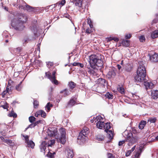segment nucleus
I'll return each instance as SVG.
<instances>
[{
    "instance_id": "nucleus-1",
    "label": "nucleus",
    "mask_w": 158,
    "mask_h": 158,
    "mask_svg": "<svg viewBox=\"0 0 158 158\" xmlns=\"http://www.w3.org/2000/svg\"><path fill=\"white\" fill-rule=\"evenodd\" d=\"M17 16L18 20L14 19L12 21L11 24L15 29L21 31L25 27L23 24L27 21V18L26 15L21 13L18 14Z\"/></svg>"
},
{
    "instance_id": "nucleus-2",
    "label": "nucleus",
    "mask_w": 158,
    "mask_h": 158,
    "mask_svg": "<svg viewBox=\"0 0 158 158\" xmlns=\"http://www.w3.org/2000/svg\"><path fill=\"white\" fill-rule=\"evenodd\" d=\"M89 60H88L89 64L86 65V67L87 69V72L91 75L94 76L96 75L97 69L95 67V64L97 59V56L94 55H92L89 56Z\"/></svg>"
},
{
    "instance_id": "nucleus-3",
    "label": "nucleus",
    "mask_w": 158,
    "mask_h": 158,
    "mask_svg": "<svg viewBox=\"0 0 158 158\" xmlns=\"http://www.w3.org/2000/svg\"><path fill=\"white\" fill-rule=\"evenodd\" d=\"M123 135L126 141L129 142L128 145L130 146L132 144L138 142L139 137L138 135L133 136V134L130 131L126 130L123 133Z\"/></svg>"
},
{
    "instance_id": "nucleus-4",
    "label": "nucleus",
    "mask_w": 158,
    "mask_h": 158,
    "mask_svg": "<svg viewBox=\"0 0 158 158\" xmlns=\"http://www.w3.org/2000/svg\"><path fill=\"white\" fill-rule=\"evenodd\" d=\"M146 75V69L144 66L140 64L137 71V75L135 77V81L143 82L145 79Z\"/></svg>"
},
{
    "instance_id": "nucleus-5",
    "label": "nucleus",
    "mask_w": 158,
    "mask_h": 158,
    "mask_svg": "<svg viewBox=\"0 0 158 158\" xmlns=\"http://www.w3.org/2000/svg\"><path fill=\"white\" fill-rule=\"evenodd\" d=\"M89 132V129L86 127H84L79 133L77 137V139L81 140L82 142H84L85 141V138L88 135Z\"/></svg>"
},
{
    "instance_id": "nucleus-6",
    "label": "nucleus",
    "mask_w": 158,
    "mask_h": 158,
    "mask_svg": "<svg viewBox=\"0 0 158 158\" xmlns=\"http://www.w3.org/2000/svg\"><path fill=\"white\" fill-rule=\"evenodd\" d=\"M54 143L55 140L53 139L48 141V143L45 141L43 142L40 146L41 152L44 154L46 147L48 146H51Z\"/></svg>"
},
{
    "instance_id": "nucleus-7",
    "label": "nucleus",
    "mask_w": 158,
    "mask_h": 158,
    "mask_svg": "<svg viewBox=\"0 0 158 158\" xmlns=\"http://www.w3.org/2000/svg\"><path fill=\"white\" fill-rule=\"evenodd\" d=\"M94 122L96 124L97 127L100 129H102L104 124L103 118L100 115L97 116L95 118H94Z\"/></svg>"
},
{
    "instance_id": "nucleus-8",
    "label": "nucleus",
    "mask_w": 158,
    "mask_h": 158,
    "mask_svg": "<svg viewBox=\"0 0 158 158\" xmlns=\"http://www.w3.org/2000/svg\"><path fill=\"white\" fill-rule=\"evenodd\" d=\"M105 131L107 133L109 139H111L113 137V133L112 130H109L110 129L111 126L110 123H106L104 126Z\"/></svg>"
},
{
    "instance_id": "nucleus-9",
    "label": "nucleus",
    "mask_w": 158,
    "mask_h": 158,
    "mask_svg": "<svg viewBox=\"0 0 158 158\" xmlns=\"http://www.w3.org/2000/svg\"><path fill=\"white\" fill-rule=\"evenodd\" d=\"M56 72L54 71L52 72V75L49 72L45 73V74L46 76L49 79L52 83L57 85L58 84V81L56 79Z\"/></svg>"
},
{
    "instance_id": "nucleus-10",
    "label": "nucleus",
    "mask_w": 158,
    "mask_h": 158,
    "mask_svg": "<svg viewBox=\"0 0 158 158\" xmlns=\"http://www.w3.org/2000/svg\"><path fill=\"white\" fill-rule=\"evenodd\" d=\"M59 131L60 134V137L58 141L61 143L62 144H64L66 142V132L65 129L63 128H61L59 130Z\"/></svg>"
},
{
    "instance_id": "nucleus-11",
    "label": "nucleus",
    "mask_w": 158,
    "mask_h": 158,
    "mask_svg": "<svg viewBox=\"0 0 158 158\" xmlns=\"http://www.w3.org/2000/svg\"><path fill=\"white\" fill-rule=\"evenodd\" d=\"M25 139V143L27 144V146L28 147H30L32 148H33L35 145V143L32 140L29 141V136L27 135H22Z\"/></svg>"
},
{
    "instance_id": "nucleus-12",
    "label": "nucleus",
    "mask_w": 158,
    "mask_h": 158,
    "mask_svg": "<svg viewBox=\"0 0 158 158\" xmlns=\"http://www.w3.org/2000/svg\"><path fill=\"white\" fill-rule=\"evenodd\" d=\"M116 69L114 68H112L110 69L106 75L108 79H110L111 77H114L116 75Z\"/></svg>"
},
{
    "instance_id": "nucleus-13",
    "label": "nucleus",
    "mask_w": 158,
    "mask_h": 158,
    "mask_svg": "<svg viewBox=\"0 0 158 158\" xmlns=\"http://www.w3.org/2000/svg\"><path fill=\"white\" fill-rule=\"evenodd\" d=\"M96 82L97 83L100 84L102 85V86L105 88L104 90H105L106 89L105 87H107L108 84L106 80L102 78H99L96 81Z\"/></svg>"
},
{
    "instance_id": "nucleus-14",
    "label": "nucleus",
    "mask_w": 158,
    "mask_h": 158,
    "mask_svg": "<svg viewBox=\"0 0 158 158\" xmlns=\"http://www.w3.org/2000/svg\"><path fill=\"white\" fill-rule=\"evenodd\" d=\"M150 61L152 62H156L158 61V54L155 53L154 54H148Z\"/></svg>"
},
{
    "instance_id": "nucleus-15",
    "label": "nucleus",
    "mask_w": 158,
    "mask_h": 158,
    "mask_svg": "<svg viewBox=\"0 0 158 158\" xmlns=\"http://www.w3.org/2000/svg\"><path fill=\"white\" fill-rule=\"evenodd\" d=\"M48 134L50 136H54L56 135L57 132V129L55 127L48 129Z\"/></svg>"
},
{
    "instance_id": "nucleus-16",
    "label": "nucleus",
    "mask_w": 158,
    "mask_h": 158,
    "mask_svg": "<svg viewBox=\"0 0 158 158\" xmlns=\"http://www.w3.org/2000/svg\"><path fill=\"white\" fill-rule=\"evenodd\" d=\"M19 8L20 9H23L24 10H27L29 12L35 11V8L34 7L31 6H30L26 5L25 7H24L23 6H19Z\"/></svg>"
},
{
    "instance_id": "nucleus-17",
    "label": "nucleus",
    "mask_w": 158,
    "mask_h": 158,
    "mask_svg": "<svg viewBox=\"0 0 158 158\" xmlns=\"http://www.w3.org/2000/svg\"><path fill=\"white\" fill-rule=\"evenodd\" d=\"M19 8L20 9H23L24 10H27L29 12L35 11V8L34 7L31 6H30L26 5L25 7H24L23 6H19Z\"/></svg>"
},
{
    "instance_id": "nucleus-18",
    "label": "nucleus",
    "mask_w": 158,
    "mask_h": 158,
    "mask_svg": "<svg viewBox=\"0 0 158 158\" xmlns=\"http://www.w3.org/2000/svg\"><path fill=\"white\" fill-rule=\"evenodd\" d=\"M142 82L144 83V85L145 86L147 90L148 89V88H152L154 86V84L152 83L146 81L145 79H144L143 82Z\"/></svg>"
},
{
    "instance_id": "nucleus-19",
    "label": "nucleus",
    "mask_w": 158,
    "mask_h": 158,
    "mask_svg": "<svg viewBox=\"0 0 158 158\" xmlns=\"http://www.w3.org/2000/svg\"><path fill=\"white\" fill-rule=\"evenodd\" d=\"M142 82L144 83V85L145 86L147 90L148 89V88H152L154 86V84L152 83L146 81L145 79H144L143 82Z\"/></svg>"
},
{
    "instance_id": "nucleus-20",
    "label": "nucleus",
    "mask_w": 158,
    "mask_h": 158,
    "mask_svg": "<svg viewBox=\"0 0 158 158\" xmlns=\"http://www.w3.org/2000/svg\"><path fill=\"white\" fill-rule=\"evenodd\" d=\"M35 116L36 117H38L41 116L42 117L45 118L46 116V114L44 111L41 110L37 111L35 113Z\"/></svg>"
},
{
    "instance_id": "nucleus-21",
    "label": "nucleus",
    "mask_w": 158,
    "mask_h": 158,
    "mask_svg": "<svg viewBox=\"0 0 158 158\" xmlns=\"http://www.w3.org/2000/svg\"><path fill=\"white\" fill-rule=\"evenodd\" d=\"M152 98L154 99H156L158 98V90H152L151 91Z\"/></svg>"
},
{
    "instance_id": "nucleus-22",
    "label": "nucleus",
    "mask_w": 158,
    "mask_h": 158,
    "mask_svg": "<svg viewBox=\"0 0 158 158\" xmlns=\"http://www.w3.org/2000/svg\"><path fill=\"white\" fill-rule=\"evenodd\" d=\"M132 65L130 64H126L124 67L125 69L128 72H130L131 71L132 69Z\"/></svg>"
},
{
    "instance_id": "nucleus-23",
    "label": "nucleus",
    "mask_w": 158,
    "mask_h": 158,
    "mask_svg": "<svg viewBox=\"0 0 158 158\" xmlns=\"http://www.w3.org/2000/svg\"><path fill=\"white\" fill-rule=\"evenodd\" d=\"M82 0H73L72 2L75 3L76 6L81 7L82 6Z\"/></svg>"
},
{
    "instance_id": "nucleus-24",
    "label": "nucleus",
    "mask_w": 158,
    "mask_h": 158,
    "mask_svg": "<svg viewBox=\"0 0 158 158\" xmlns=\"http://www.w3.org/2000/svg\"><path fill=\"white\" fill-rule=\"evenodd\" d=\"M67 153L68 158H72L74 156L73 151L72 149H67Z\"/></svg>"
},
{
    "instance_id": "nucleus-25",
    "label": "nucleus",
    "mask_w": 158,
    "mask_h": 158,
    "mask_svg": "<svg viewBox=\"0 0 158 158\" xmlns=\"http://www.w3.org/2000/svg\"><path fill=\"white\" fill-rule=\"evenodd\" d=\"M60 93L63 94V96L65 97L70 94V93L69 91L67 89H65L60 91Z\"/></svg>"
},
{
    "instance_id": "nucleus-26",
    "label": "nucleus",
    "mask_w": 158,
    "mask_h": 158,
    "mask_svg": "<svg viewBox=\"0 0 158 158\" xmlns=\"http://www.w3.org/2000/svg\"><path fill=\"white\" fill-rule=\"evenodd\" d=\"M151 36L152 39L158 37V30H156L152 31L151 34Z\"/></svg>"
},
{
    "instance_id": "nucleus-27",
    "label": "nucleus",
    "mask_w": 158,
    "mask_h": 158,
    "mask_svg": "<svg viewBox=\"0 0 158 158\" xmlns=\"http://www.w3.org/2000/svg\"><path fill=\"white\" fill-rule=\"evenodd\" d=\"M96 62V64H95V66H97L99 67L102 65L103 62L101 59L97 58V61Z\"/></svg>"
},
{
    "instance_id": "nucleus-28",
    "label": "nucleus",
    "mask_w": 158,
    "mask_h": 158,
    "mask_svg": "<svg viewBox=\"0 0 158 158\" xmlns=\"http://www.w3.org/2000/svg\"><path fill=\"white\" fill-rule=\"evenodd\" d=\"M129 41L128 40H123L122 41V44L124 46L128 47L129 45Z\"/></svg>"
},
{
    "instance_id": "nucleus-29",
    "label": "nucleus",
    "mask_w": 158,
    "mask_h": 158,
    "mask_svg": "<svg viewBox=\"0 0 158 158\" xmlns=\"http://www.w3.org/2000/svg\"><path fill=\"white\" fill-rule=\"evenodd\" d=\"M146 124V122L144 121H141L139 125V128L140 129H142L144 127Z\"/></svg>"
},
{
    "instance_id": "nucleus-30",
    "label": "nucleus",
    "mask_w": 158,
    "mask_h": 158,
    "mask_svg": "<svg viewBox=\"0 0 158 158\" xmlns=\"http://www.w3.org/2000/svg\"><path fill=\"white\" fill-rule=\"evenodd\" d=\"M11 87H10V89H9V88L8 87H6V90L3 91V92L2 93V95L4 96L7 93H8L9 94H10L11 92Z\"/></svg>"
},
{
    "instance_id": "nucleus-31",
    "label": "nucleus",
    "mask_w": 158,
    "mask_h": 158,
    "mask_svg": "<svg viewBox=\"0 0 158 158\" xmlns=\"http://www.w3.org/2000/svg\"><path fill=\"white\" fill-rule=\"evenodd\" d=\"M22 81L20 82L15 87V89L18 91H20L22 88Z\"/></svg>"
},
{
    "instance_id": "nucleus-32",
    "label": "nucleus",
    "mask_w": 158,
    "mask_h": 158,
    "mask_svg": "<svg viewBox=\"0 0 158 158\" xmlns=\"http://www.w3.org/2000/svg\"><path fill=\"white\" fill-rule=\"evenodd\" d=\"M52 106V104H50V102L48 103L45 107L46 110H47V111L48 112L50 110V107Z\"/></svg>"
},
{
    "instance_id": "nucleus-33",
    "label": "nucleus",
    "mask_w": 158,
    "mask_h": 158,
    "mask_svg": "<svg viewBox=\"0 0 158 158\" xmlns=\"http://www.w3.org/2000/svg\"><path fill=\"white\" fill-rule=\"evenodd\" d=\"M69 85L70 88L72 89L75 87L76 84L73 82L71 81L69 82Z\"/></svg>"
},
{
    "instance_id": "nucleus-34",
    "label": "nucleus",
    "mask_w": 158,
    "mask_h": 158,
    "mask_svg": "<svg viewBox=\"0 0 158 158\" xmlns=\"http://www.w3.org/2000/svg\"><path fill=\"white\" fill-rule=\"evenodd\" d=\"M75 103V101L74 100L72 99L70 100L68 103L69 106H74Z\"/></svg>"
},
{
    "instance_id": "nucleus-35",
    "label": "nucleus",
    "mask_w": 158,
    "mask_h": 158,
    "mask_svg": "<svg viewBox=\"0 0 158 158\" xmlns=\"http://www.w3.org/2000/svg\"><path fill=\"white\" fill-rule=\"evenodd\" d=\"M55 154V153L54 152H48L47 156L50 158H54V155Z\"/></svg>"
},
{
    "instance_id": "nucleus-36",
    "label": "nucleus",
    "mask_w": 158,
    "mask_h": 158,
    "mask_svg": "<svg viewBox=\"0 0 158 158\" xmlns=\"http://www.w3.org/2000/svg\"><path fill=\"white\" fill-rule=\"evenodd\" d=\"M21 49V48L20 47H19L15 49L14 50V52L15 53V54L17 56L20 55V52Z\"/></svg>"
},
{
    "instance_id": "nucleus-37",
    "label": "nucleus",
    "mask_w": 158,
    "mask_h": 158,
    "mask_svg": "<svg viewBox=\"0 0 158 158\" xmlns=\"http://www.w3.org/2000/svg\"><path fill=\"white\" fill-rule=\"evenodd\" d=\"M134 153V157L133 158H139L141 153L137 151H135Z\"/></svg>"
},
{
    "instance_id": "nucleus-38",
    "label": "nucleus",
    "mask_w": 158,
    "mask_h": 158,
    "mask_svg": "<svg viewBox=\"0 0 158 158\" xmlns=\"http://www.w3.org/2000/svg\"><path fill=\"white\" fill-rule=\"evenodd\" d=\"M156 118H150L148 120V123L150 122L151 123H154L156 121Z\"/></svg>"
},
{
    "instance_id": "nucleus-39",
    "label": "nucleus",
    "mask_w": 158,
    "mask_h": 158,
    "mask_svg": "<svg viewBox=\"0 0 158 158\" xmlns=\"http://www.w3.org/2000/svg\"><path fill=\"white\" fill-rule=\"evenodd\" d=\"M8 116L10 117H13L14 118H15L17 117V115L13 111H12L8 114Z\"/></svg>"
},
{
    "instance_id": "nucleus-40",
    "label": "nucleus",
    "mask_w": 158,
    "mask_h": 158,
    "mask_svg": "<svg viewBox=\"0 0 158 158\" xmlns=\"http://www.w3.org/2000/svg\"><path fill=\"white\" fill-rule=\"evenodd\" d=\"M29 41V39L27 37H26L24 38V39L22 41L23 44V45H24V44H26L27 43H28V41Z\"/></svg>"
},
{
    "instance_id": "nucleus-41",
    "label": "nucleus",
    "mask_w": 158,
    "mask_h": 158,
    "mask_svg": "<svg viewBox=\"0 0 158 158\" xmlns=\"http://www.w3.org/2000/svg\"><path fill=\"white\" fill-rule=\"evenodd\" d=\"M106 97L109 99H112L113 98V96L112 94L109 93H107L105 95Z\"/></svg>"
},
{
    "instance_id": "nucleus-42",
    "label": "nucleus",
    "mask_w": 158,
    "mask_h": 158,
    "mask_svg": "<svg viewBox=\"0 0 158 158\" xmlns=\"http://www.w3.org/2000/svg\"><path fill=\"white\" fill-rule=\"evenodd\" d=\"M33 105L35 108H37L39 106V102L36 100H34L33 102Z\"/></svg>"
},
{
    "instance_id": "nucleus-43",
    "label": "nucleus",
    "mask_w": 158,
    "mask_h": 158,
    "mask_svg": "<svg viewBox=\"0 0 158 158\" xmlns=\"http://www.w3.org/2000/svg\"><path fill=\"white\" fill-rule=\"evenodd\" d=\"M87 23L89 25V27L91 28H93V25L92 24V22L91 20L90 19H87Z\"/></svg>"
},
{
    "instance_id": "nucleus-44",
    "label": "nucleus",
    "mask_w": 158,
    "mask_h": 158,
    "mask_svg": "<svg viewBox=\"0 0 158 158\" xmlns=\"http://www.w3.org/2000/svg\"><path fill=\"white\" fill-rule=\"evenodd\" d=\"M96 138L99 141H102L104 139V137L103 135H98L97 136Z\"/></svg>"
},
{
    "instance_id": "nucleus-45",
    "label": "nucleus",
    "mask_w": 158,
    "mask_h": 158,
    "mask_svg": "<svg viewBox=\"0 0 158 158\" xmlns=\"http://www.w3.org/2000/svg\"><path fill=\"white\" fill-rule=\"evenodd\" d=\"M118 90L122 94L124 93V89L123 87H119L118 88Z\"/></svg>"
},
{
    "instance_id": "nucleus-46",
    "label": "nucleus",
    "mask_w": 158,
    "mask_h": 158,
    "mask_svg": "<svg viewBox=\"0 0 158 158\" xmlns=\"http://www.w3.org/2000/svg\"><path fill=\"white\" fill-rule=\"evenodd\" d=\"M35 119L36 118L35 117L32 116L30 117L29 118V121L31 123L35 121Z\"/></svg>"
},
{
    "instance_id": "nucleus-47",
    "label": "nucleus",
    "mask_w": 158,
    "mask_h": 158,
    "mask_svg": "<svg viewBox=\"0 0 158 158\" xmlns=\"http://www.w3.org/2000/svg\"><path fill=\"white\" fill-rule=\"evenodd\" d=\"M1 107L3 108L4 109H7L8 107V104L6 102H4V105H1Z\"/></svg>"
},
{
    "instance_id": "nucleus-48",
    "label": "nucleus",
    "mask_w": 158,
    "mask_h": 158,
    "mask_svg": "<svg viewBox=\"0 0 158 158\" xmlns=\"http://www.w3.org/2000/svg\"><path fill=\"white\" fill-rule=\"evenodd\" d=\"M143 149V146L142 145L140 146L139 149L137 151L141 153Z\"/></svg>"
},
{
    "instance_id": "nucleus-49",
    "label": "nucleus",
    "mask_w": 158,
    "mask_h": 158,
    "mask_svg": "<svg viewBox=\"0 0 158 158\" xmlns=\"http://www.w3.org/2000/svg\"><path fill=\"white\" fill-rule=\"evenodd\" d=\"M37 25H35L34 26H33L32 27H31V30L35 31L37 30Z\"/></svg>"
},
{
    "instance_id": "nucleus-50",
    "label": "nucleus",
    "mask_w": 158,
    "mask_h": 158,
    "mask_svg": "<svg viewBox=\"0 0 158 158\" xmlns=\"http://www.w3.org/2000/svg\"><path fill=\"white\" fill-rule=\"evenodd\" d=\"M139 40L141 42H143L145 40V38L144 36L141 35L140 36L139 38Z\"/></svg>"
},
{
    "instance_id": "nucleus-51",
    "label": "nucleus",
    "mask_w": 158,
    "mask_h": 158,
    "mask_svg": "<svg viewBox=\"0 0 158 158\" xmlns=\"http://www.w3.org/2000/svg\"><path fill=\"white\" fill-rule=\"evenodd\" d=\"M66 2L65 0H62L61 2L59 3V5L63 6Z\"/></svg>"
},
{
    "instance_id": "nucleus-52",
    "label": "nucleus",
    "mask_w": 158,
    "mask_h": 158,
    "mask_svg": "<svg viewBox=\"0 0 158 158\" xmlns=\"http://www.w3.org/2000/svg\"><path fill=\"white\" fill-rule=\"evenodd\" d=\"M132 152L130 150L127 151L126 153V156H129L130 155V154L132 153Z\"/></svg>"
},
{
    "instance_id": "nucleus-53",
    "label": "nucleus",
    "mask_w": 158,
    "mask_h": 158,
    "mask_svg": "<svg viewBox=\"0 0 158 158\" xmlns=\"http://www.w3.org/2000/svg\"><path fill=\"white\" fill-rule=\"evenodd\" d=\"M131 36V34H127L125 35V37L126 39H130Z\"/></svg>"
},
{
    "instance_id": "nucleus-54",
    "label": "nucleus",
    "mask_w": 158,
    "mask_h": 158,
    "mask_svg": "<svg viewBox=\"0 0 158 158\" xmlns=\"http://www.w3.org/2000/svg\"><path fill=\"white\" fill-rule=\"evenodd\" d=\"M125 141H126L125 140H123L119 141L118 143L119 146H122L123 144L124 143Z\"/></svg>"
},
{
    "instance_id": "nucleus-55",
    "label": "nucleus",
    "mask_w": 158,
    "mask_h": 158,
    "mask_svg": "<svg viewBox=\"0 0 158 158\" xmlns=\"http://www.w3.org/2000/svg\"><path fill=\"white\" fill-rule=\"evenodd\" d=\"M106 40L107 42H110L112 40H113V37H109L106 38Z\"/></svg>"
},
{
    "instance_id": "nucleus-56",
    "label": "nucleus",
    "mask_w": 158,
    "mask_h": 158,
    "mask_svg": "<svg viewBox=\"0 0 158 158\" xmlns=\"http://www.w3.org/2000/svg\"><path fill=\"white\" fill-rule=\"evenodd\" d=\"M80 71L81 73L83 74L85 76L86 74V72L85 71V70H82V69L81 70L80 69Z\"/></svg>"
},
{
    "instance_id": "nucleus-57",
    "label": "nucleus",
    "mask_w": 158,
    "mask_h": 158,
    "mask_svg": "<svg viewBox=\"0 0 158 158\" xmlns=\"http://www.w3.org/2000/svg\"><path fill=\"white\" fill-rule=\"evenodd\" d=\"M41 121L40 120L39 121H37L33 123L34 124V126L35 127L38 124L40 123L41 122Z\"/></svg>"
},
{
    "instance_id": "nucleus-58",
    "label": "nucleus",
    "mask_w": 158,
    "mask_h": 158,
    "mask_svg": "<svg viewBox=\"0 0 158 158\" xmlns=\"http://www.w3.org/2000/svg\"><path fill=\"white\" fill-rule=\"evenodd\" d=\"M53 63L52 62H48V64H47V66L48 67H49V65L50 66H52L53 65Z\"/></svg>"
},
{
    "instance_id": "nucleus-59",
    "label": "nucleus",
    "mask_w": 158,
    "mask_h": 158,
    "mask_svg": "<svg viewBox=\"0 0 158 158\" xmlns=\"http://www.w3.org/2000/svg\"><path fill=\"white\" fill-rule=\"evenodd\" d=\"M133 97L134 98V99H138L139 98V96H137L135 94L133 95Z\"/></svg>"
},
{
    "instance_id": "nucleus-60",
    "label": "nucleus",
    "mask_w": 158,
    "mask_h": 158,
    "mask_svg": "<svg viewBox=\"0 0 158 158\" xmlns=\"http://www.w3.org/2000/svg\"><path fill=\"white\" fill-rule=\"evenodd\" d=\"M108 158H114V157L111 154L109 153L108 154Z\"/></svg>"
},
{
    "instance_id": "nucleus-61",
    "label": "nucleus",
    "mask_w": 158,
    "mask_h": 158,
    "mask_svg": "<svg viewBox=\"0 0 158 158\" xmlns=\"http://www.w3.org/2000/svg\"><path fill=\"white\" fill-rule=\"evenodd\" d=\"M92 31L89 29H87L86 30V32L89 34Z\"/></svg>"
},
{
    "instance_id": "nucleus-62",
    "label": "nucleus",
    "mask_w": 158,
    "mask_h": 158,
    "mask_svg": "<svg viewBox=\"0 0 158 158\" xmlns=\"http://www.w3.org/2000/svg\"><path fill=\"white\" fill-rule=\"evenodd\" d=\"M79 63H78V62H74L73 63V65L74 66H78V64H79Z\"/></svg>"
},
{
    "instance_id": "nucleus-63",
    "label": "nucleus",
    "mask_w": 158,
    "mask_h": 158,
    "mask_svg": "<svg viewBox=\"0 0 158 158\" xmlns=\"http://www.w3.org/2000/svg\"><path fill=\"white\" fill-rule=\"evenodd\" d=\"M35 127V126H34V124H33V123H32L31 124H30V125H29V126L28 127H30V128H32V127Z\"/></svg>"
},
{
    "instance_id": "nucleus-64",
    "label": "nucleus",
    "mask_w": 158,
    "mask_h": 158,
    "mask_svg": "<svg viewBox=\"0 0 158 158\" xmlns=\"http://www.w3.org/2000/svg\"><path fill=\"white\" fill-rule=\"evenodd\" d=\"M113 40L115 42H118V39L117 38L113 37Z\"/></svg>"
}]
</instances>
